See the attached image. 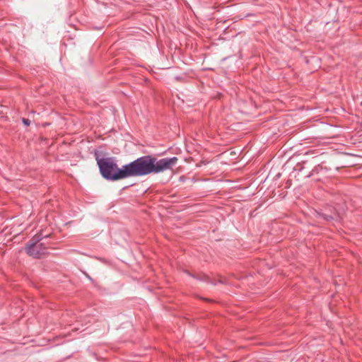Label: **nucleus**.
<instances>
[{"label": "nucleus", "instance_id": "f257e3e1", "mask_svg": "<svg viewBox=\"0 0 362 362\" xmlns=\"http://www.w3.org/2000/svg\"><path fill=\"white\" fill-rule=\"evenodd\" d=\"M96 160L103 177L111 180L164 172L171 170L178 160L176 157L157 160L151 156H144L119 168L111 158H97Z\"/></svg>", "mask_w": 362, "mask_h": 362}, {"label": "nucleus", "instance_id": "f03ea898", "mask_svg": "<svg viewBox=\"0 0 362 362\" xmlns=\"http://www.w3.org/2000/svg\"><path fill=\"white\" fill-rule=\"evenodd\" d=\"M40 235H35L30 241V244L26 247V252L35 258H40L46 254L47 247L44 243H40Z\"/></svg>", "mask_w": 362, "mask_h": 362}, {"label": "nucleus", "instance_id": "7ed1b4c3", "mask_svg": "<svg viewBox=\"0 0 362 362\" xmlns=\"http://www.w3.org/2000/svg\"><path fill=\"white\" fill-rule=\"evenodd\" d=\"M23 122L26 126H29L30 123V120L28 119H25V118L23 119Z\"/></svg>", "mask_w": 362, "mask_h": 362}]
</instances>
